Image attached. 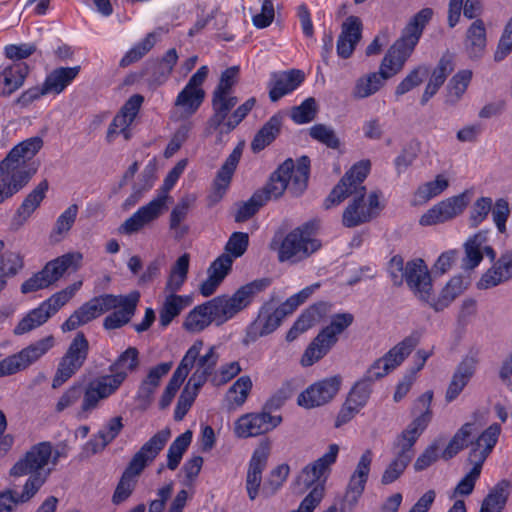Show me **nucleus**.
<instances>
[{
	"mask_svg": "<svg viewBox=\"0 0 512 512\" xmlns=\"http://www.w3.org/2000/svg\"><path fill=\"white\" fill-rule=\"evenodd\" d=\"M370 161L361 160L354 164L342 177L325 200V208L341 203L354 195L353 200L343 212L342 223L345 227H356L370 221L379 210V195L372 192L366 200V188L363 181L370 171Z\"/></svg>",
	"mask_w": 512,
	"mask_h": 512,
	"instance_id": "nucleus-1",
	"label": "nucleus"
},
{
	"mask_svg": "<svg viewBox=\"0 0 512 512\" xmlns=\"http://www.w3.org/2000/svg\"><path fill=\"white\" fill-rule=\"evenodd\" d=\"M477 432L478 428L475 423L467 422L463 424L449 441L441 457L444 460L452 459L460 451L468 447L469 463L474 468L482 470L484 462L498 442L501 426L493 423L475 438Z\"/></svg>",
	"mask_w": 512,
	"mask_h": 512,
	"instance_id": "nucleus-2",
	"label": "nucleus"
},
{
	"mask_svg": "<svg viewBox=\"0 0 512 512\" xmlns=\"http://www.w3.org/2000/svg\"><path fill=\"white\" fill-rule=\"evenodd\" d=\"M43 140L32 137L16 145L0 162V204L23 188L31 178L26 161L42 148Z\"/></svg>",
	"mask_w": 512,
	"mask_h": 512,
	"instance_id": "nucleus-3",
	"label": "nucleus"
},
{
	"mask_svg": "<svg viewBox=\"0 0 512 512\" xmlns=\"http://www.w3.org/2000/svg\"><path fill=\"white\" fill-rule=\"evenodd\" d=\"M60 457L50 442H40L32 446L10 470L12 476L29 475L24 485L22 500H30L46 482Z\"/></svg>",
	"mask_w": 512,
	"mask_h": 512,
	"instance_id": "nucleus-4",
	"label": "nucleus"
},
{
	"mask_svg": "<svg viewBox=\"0 0 512 512\" xmlns=\"http://www.w3.org/2000/svg\"><path fill=\"white\" fill-rule=\"evenodd\" d=\"M170 436L169 428L158 431L133 455L114 491L112 497L114 504L118 505L130 497L136 485V478L154 461Z\"/></svg>",
	"mask_w": 512,
	"mask_h": 512,
	"instance_id": "nucleus-5",
	"label": "nucleus"
},
{
	"mask_svg": "<svg viewBox=\"0 0 512 512\" xmlns=\"http://www.w3.org/2000/svg\"><path fill=\"white\" fill-rule=\"evenodd\" d=\"M433 15L430 8H423L414 15L404 28L402 36L384 56L379 72L388 79L397 74L417 45L425 25Z\"/></svg>",
	"mask_w": 512,
	"mask_h": 512,
	"instance_id": "nucleus-6",
	"label": "nucleus"
},
{
	"mask_svg": "<svg viewBox=\"0 0 512 512\" xmlns=\"http://www.w3.org/2000/svg\"><path fill=\"white\" fill-rule=\"evenodd\" d=\"M309 171L310 161L308 157L302 156L296 164L289 158L272 173L265 187L256 192L265 196V203L268 200L281 197L286 189L292 195L299 196L307 188Z\"/></svg>",
	"mask_w": 512,
	"mask_h": 512,
	"instance_id": "nucleus-7",
	"label": "nucleus"
},
{
	"mask_svg": "<svg viewBox=\"0 0 512 512\" xmlns=\"http://www.w3.org/2000/svg\"><path fill=\"white\" fill-rule=\"evenodd\" d=\"M249 245V236L244 232H234L225 245L224 253L216 258L207 269V278L199 286V292L204 297L215 293L219 285L229 274L233 260L242 256Z\"/></svg>",
	"mask_w": 512,
	"mask_h": 512,
	"instance_id": "nucleus-8",
	"label": "nucleus"
},
{
	"mask_svg": "<svg viewBox=\"0 0 512 512\" xmlns=\"http://www.w3.org/2000/svg\"><path fill=\"white\" fill-rule=\"evenodd\" d=\"M354 316L351 313H338L331 317L329 325L325 326L304 351L301 364L312 366L322 359L337 343L338 337L352 325Z\"/></svg>",
	"mask_w": 512,
	"mask_h": 512,
	"instance_id": "nucleus-9",
	"label": "nucleus"
},
{
	"mask_svg": "<svg viewBox=\"0 0 512 512\" xmlns=\"http://www.w3.org/2000/svg\"><path fill=\"white\" fill-rule=\"evenodd\" d=\"M262 288V282L255 281L240 287L232 296L222 295L207 301L214 323L219 326L232 319L251 303L253 296Z\"/></svg>",
	"mask_w": 512,
	"mask_h": 512,
	"instance_id": "nucleus-10",
	"label": "nucleus"
},
{
	"mask_svg": "<svg viewBox=\"0 0 512 512\" xmlns=\"http://www.w3.org/2000/svg\"><path fill=\"white\" fill-rule=\"evenodd\" d=\"M209 68L201 66L189 79L174 100L172 117L185 120L194 115L205 99L203 84L208 76Z\"/></svg>",
	"mask_w": 512,
	"mask_h": 512,
	"instance_id": "nucleus-11",
	"label": "nucleus"
},
{
	"mask_svg": "<svg viewBox=\"0 0 512 512\" xmlns=\"http://www.w3.org/2000/svg\"><path fill=\"white\" fill-rule=\"evenodd\" d=\"M310 229V224H306L286 235L278 251L280 262L297 263L321 247L320 241L311 237Z\"/></svg>",
	"mask_w": 512,
	"mask_h": 512,
	"instance_id": "nucleus-12",
	"label": "nucleus"
},
{
	"mask_svg": "<svg viewBox=\"0 0 512 512\" xmlns=\"http://www.w3.org/2000/svg\"><path fill=\"white\" fill-rule=\"evenodd\" d=\"M89 353V342L82 332L77 333L61 358L52 387L58 388L68 381L84 365Z\"/></svg>",
	"mask_w": 512,
	"mask_h": 512,
	"instance_id": "nucleus-13",
	"label": "nucleus"
},
{
	"mask_svg": "<svg viewBox=\"0 0 512 512\" xmlns=\"http://www.w3.org/2000/svg\"><path fill=\"white\" fill-rule=\"evenodd\" d=\"M472 192L465 190L464 192L449 197L430 208L424 213L419 223L422 226H431L449 221L462 214L471 201Z\"/></svg>",
	"mask_w": 512,
	"mask_h": 512,
	"instance_id": "nucleus-14",
	"label": "nucleus"
},
{
	"mask_svg": "<svg viewBox=\"0 0 512 512\" xmlns=\"http://www.w3.org/2000/svg\"><path fill=\"white\" fill-rule=\"evenodd\" d=\"M339 453L337 444H330L327 452L317 460L306 465L296 479L297 485L303 488L317 487L322 485L325 488L327 476L331 470V466L336 462Z\"/></svg>",
	"mask_w": 512,
	"mask_h": 512,
	"instance_id": "nucleus-15",
	"label": "nucleus"
},
{
	"mask_svg": "<svg viewBox=\"0 0 512 512\" xmlns=\"http://www.w3.org/2000/svg\"><path fill=\"white\" fill-rule=\"evenodd\" d=\"M118 389L117 381L106 378L104 375L89 382L84 390H82L83 398L78 411V417L86 419L99 407L101 401L115 394Z\"/></svg>",
	"mask_w": 512,
	"mask_h": 512,
	"instance_id": "nucleus-16",
	"label": "nucleus"
},
{
	"mask_svg": "<svg viewBox=\"0 0 512 512\" xmlns=\"http://www.w3.org/2000/svg\"><path fill=\"white\" fill-rule=\"evenodd\" d=\"M204 347V342L201 339L194 341V343L189 347L186 351L185 355L182 359H185L188 353L195 349L196 355L194 357V361L192 362L191 367L189 368V372L192 368L195 367V371L189 378L191 383H195L196 386H203L207 381L208 377H212L215 372V367L219 360V354L217 352L218 347L216 345H211L208 347L204 354H200Z\"/></svg>",
	"mask_w": 512,
	"mask_h": 512,
	"instance_id": "nucleus-17",
	"label": "nucleus"
},
{
	"mask_svg": "<svg viewBox=\"0 0 512 512\" xmlns=\"http://www.w3.org/2000/svg\"><path fill=\"white\" fill-rule=\"evenodd\" d=\"M341 385L340 376H331L310 385L297 398L299 406L310 409L325 405L338 393Z\"/></svg>",
	"mask_w": 512,
	"mask_h": 512,
	"instance_id": "nucleus-18",
	"label": "nucleus"
},
{
	"mask_svg": "<svg viewBox=\"0 0 512 512\" xmlns=\"http://www.w3.org/2000/svg\"><path fill=\"white\" fill-rule=\"evenodd\" d=\"M142 102L143 97L138 94L131 96L125 102L108 127L106 133L107 142H114L120 135H122L126 141L131 138L132 133L130 127L140 110Z\"/></svg>",
	"mask_w": 512,
	"mask_h": 512,
	"instance_id": "nucleus-19",
	"label": "nucleus"
},
{
	"mask_svg": "<svg viewBox=\"0 0 512 512\" xmlns=\"http://www.w3.org/2000/svg\"><path fill=\"white\" fill-rule=\"evenodd\" d=\"M281 421L280 416H272L266 412L248 413L237 419L234 432L239 438L255 437L273 430Z\"/></svg>",
	"mask_w": 512,
	"mask_h": 512,
	"instance_id": "nucleus-20",
	"label": "nucleus"
},
{
	"mask_svg": "<svg viewBox=\"0 0 512 512\" xmlns=\"http://www.w3.org/2000/svg\"><path fill=\"white\" fill-rule=\"evenodd\" d=\"M166 195H159L148 204L140 207L120 226L119 231L125 234L138 232L144 226L152 223L160 217L166 209Z\"/></svg>",
	"mask_w": 512,
	"mask_h": 512,
	"instance_id": "nucleus-21",
	"label": "nucleus"
},
{
	"mask_svg": "<svg viewBox=\"0 0 512 512\" xmlns=\"http://www.w3.org/2000/svg\"><path fill=\"white\" fill-rule=\"evenodd\" d=\"M404 281L421 301L426 303L430 301L432 292L431 277L422 259H414L406 263Z\"/></svg>",
	"mask_w": 512,
	"mask_h": 512,
	"instance_id": "nucleus-22",
	"label": "nucleus"
},
{
	"mask_svg": "<svg viewBox=\"0 0 512 512\" xmlns=\"http://www.w3.org/2000/svg\"><path fill=\"white\" fill-rule=\"evenodd\" d=\"M432 399L433 392L430 390L426 391L416 399L412 407V415L414 416V419L400 434L418 440L432 419Z\"/></svg>",
	"mask_w": 512,
	"mask_h": 512,
	"instance_id": "nucleus-23",
	"label": "nucleus"
},
{
	"mask_svg": "<svg viewBox=\"0 0 512 512\" xmlns=\"http://www.w3.org/2000/svg\"><path fill=\"white\" fill-rule=\"evenodd\" d=\"M239 71L238 66H231L221 73L219 82L212 93V107L219 109L235 107L238 98L233 95V87L238 82Z\"/></svg>",
	"mask_w": 512,
	"mask_h": 512,
	"instance_id": "nucleus-24",
	"label": "nucleus"
},
{
	"mask_svg": "<svg viewBox=\"0 0 512 512\" xmlns=\"http://www.w3.org/2000/svg\"><path fill=\"white\" fill-rule=\"evenodd\" d=\"M270 453V442L263 441L254 451L249 462V468L246 476V489L248 496L254 500L259 491L262 482V472L266 467Z\"/></svg>",
	"mask_w": 512,
	"mask_h": 512,
	"instance_id": "nucleus-25",
	"label": "nucleus"
},
{
	"mask_svg": "<svg viewBox=\"0 0 512 512\" xmlns=\"http://www.w3.org/2000/svg\"><path fill=\"white\" fill-rule=\"evenodd\" d=\"M512 278V252L503 253L493 265L482 274L477 282L481 290L490 289Z\"/></svg>",
	"mask_w": 512,
	"mask_h": 512,
	"instance_id": "nucleus-26",
	"label": "nucleus"
},
{
	"mask_svg": "<svg viewBox=\"0 0 512 512\" xmlns=\"http://www.w3.org/2000/svg\"><path fill=\"white\" fill-rule=\"evenodd\" d=\"M329 310L330 305L325 302H320L310 306L298 317L293 326L287 332V341H294L300 334L306 332L308 329L319 323L327 315Z\"/></svg>",
	"mask_w": 512,
	"mask_h": 512,
	"instance_id": "nucleus-27",
	"label": "nucleus"
},
{
	"mask_svg": "<svg viewBox=\"0 0 512 512\" xmlns=\"http://www.w3.org/2000/svg\"><path fill=\"white\" fill-rule=\"evenodd\" d=\"M29 73L28 65L23 61H14L0 72V96L9 97L24 84Z\"/></svg>",
	"mask_w": 512,
	"mask_h": 512,
	"instance_id": "nucleus-28",
	"label": "nucleus"
},
{
	"mask_svg": "<svg viewBox=\"0 0 512 512\" xmlns=\"http://www.w3.org/2000/svg\"><path fill=\"white\" fill-rule=\"evenodd\" d=\"M362 23L356 16H349L342 25V31L337 40V54L341 58H349L356 44L361 39Z\"/></svg>",
	"mask_w": 512,
	"mask_h": 512,
	"instance_id": "nucleus-29",
	"label": "nucleus"
},
{
	"mask_svg": "<svg viewBox=\"0 0 512 512\" xmlns=\"http://www.w3.org/2000/svg\"><path fill=\"white\" fill-rule=\"evenodd\" d=\"M80 66L57 67L46 75L43 82L44 92L47 95H59L78 77Z\"/></svg>",
	"mask_w": 512,
	"mask_h": 512,
	"instance_id": "nucleus-30",
	"label": "nucleus"
},
{
	"mask_svg": "<svg viewBox=\"0 0 512 512\" xmlns=\"http://www.w3.org/2000/svg\"><path fill=\"white\" fill-rule=\"evenodd\" d=\"M196 355V350H191L185 359H182L174 371L172 377L170 378L167 386L165 387L162 396L159 401V406L161 409H166L173 401L176 393L179 388L183 384L184 380L189 374V368L194 361V357Z\"/></svg>",
	"mask_w": 512,
	"mask_h": 512,
	"instance_id": "nucleus-31",
	"label": "nucleus"
},
{
	"mask_svg": "<svg viewBox=\"0 0 512 512\" xmlns=\"http://www.w3.org/2000/svg\"><path fill=\"white\" fill-rule=\"evenodd\" d=\"M81 260L82 254L79 252L66 253L46 263L41 273L50 286L60 280L70 267L78 269Z\"/></svg>",
	"mask_w": 512,
	"mask_h": 512,
	"instance_id": "nucleus-32",
	"label": "nucleus"
},
{
	"mask_svg": "<svg viewBox=\"0 0 512 512\" xmlns=\"http://www.w3.org/2000/svg\"><path fill=\"white\" fill-rule=\"evenodd\" d=\"M304 73L301 70H290L280 74H274L269 90L271 101H278L283 96L296 90L304 81Z\"/></svg>",
	"mask_w": 512,
	"mask_h": 512,
	"instance_id": "nucleus-33",
	"label": "nucleus"
},
{
	"mask_svg": "<svg viewBox=\"0 0 512 512\" xmlns=\"http://www.w3.org/2000/svg\"><path fill=\"white\" fill-rule=\"evenodd\" d=\"M138 366L139 352L135 347H129L110 365L111 374L104 376L117 381V387L120 388L129 373L135 371Z\"/></svg>",
	"mask_w": 512,
	"mask_h": 512,
	"instance_id": "nucleus-34",
	"label": "nucleus"
},
{
	"mask_svg": "<svg viewBox=\"0 0 512 512\" xmlns=\"http://www.w3.org/2000/svg\"><path fill=\"white\" fill-rule=\"evenodd\" d=\"M284 316L277 308L271 311L264 307L261 309L257 319L248 327L247 337L254 341L259 337L268 335L275 331L281 324Z\"/></svg>",
	"mask_w": 512,
	"mask_h": 512,
	"instance_id": "nucleus-35",
	"label": "nucleus"
},
{
	"mask_svg": "<svg viewBox=\"0 0 512 512\" xmlns=\"http://www.w3.org/2000/svg\"><path fill=\"white\" fill-rule=\"evenodd\" d=\"M48 190V182L41 181L23 200L13 217L12 224L22 226L40 206Z\"/></svg>",
	"mask_w": 512,
	"mask_h": 512,
	"instance_id": "nucleus-36",
	"label": "nucleus"
},
{
	"mask_svg": "<svg viewBox=\"0 0 512 512\" xmlns=\"http://www.w3.org/2000/svg\"><path fill=\"white\" fill-rule=\"evenodd\" d=\"M213 114L208 119L205 133L206 135L216 134V142L223 144L227 141L228 135L233 131L237 125H235L228 115L230 114L231 108L212 107Z\"/></svg>",
	"mask_w": 512,
	"mask_h": 512,
	"instance_id": "nucleus-37",
	"label": "nucleus"
},
{
	"mask_svg": "<svg viewBox=\"0 0 512 512\" xmlns=\"http://www.w3.org/2000/svg\"><path fill=\"white\" fill-rule=\"evenodd\" d=\"M192 302L193 297L190 295L165 293L164 301L159 309V324L162 327H167Z\"/></svg>",
	"mask_w": 512,
	"mask_h": 512,
	"instance_id": "nucleus-38",
	"label": "nucleus"
},
{
	"mask_svg": "<svg viewBox=\"0 0 512 512\" xmlns=\"http://www.w3.org/2000/svg\"><path fill=\"white\" fill-rule=\"evenodd\" d=\"M487 36L485 24L476 19L467 29L464 41L465 51L471 59L481 58L486 50Z\"/></svg>",
	"mask_w": 512,
	"mask_h": 512,
	"instance_id": "nucleus-39",
	"label": "nucleus"
},
{
	"mask_svg": "<svg viewBox=\"0 0 512 512\" xmlns=\"http://www.w3.org/2000/svg\"><path fill=\"white\" fill-rule=\"evenodd\" d=\"M140 293L133 291L127 295V300L115 311L105 317L103 326L107 330H114L126 325L134 316Z\"/></svg>",
	"mask_w": 512,
	"mask_h": 512,
	"instance_id": "nucleus-40",
	"label": "nucleus"
},
{
	"mask_svg": "<svg viewBox=\"0 0 512 512\" xmlns=\"http://www.w3.org/2000/svg\"><path fill=\"white\" fill-rule=\"evenodd\" d=\"M173 363L163 362L149 369L147 376L142 380L138 396L150 400L160 385L161 379L171 370Z\"/></svg>",
	"mask_w": 512,
	"mask_h": 512,
	"instance_id": "nucleus-41",
	"label": "nucleus"
},
{
	"mask_svg": "<svg viewBox=\"0 0 512 512\" xmlns=\"http://www.w3.org/2000/svg\"><path fill=\"white\" fill-rule=\"evenodd\" d=\"M510 487V481H499L484 498L479 512H502L510 494Z\"/></svg>",
	"mask_w": 512,
	"mask_h": 512,
	"instance_id": "nucleus-42",
	"label": "nucleus"
},
{
	"mask_svg": "<svg viewBox=\"0 0 512 512\" xmlns=\"http://www.w3.org/2000/svg\"><path fill=\"white\" fill-rule=\"evenodd\" d=\"M487 243L485 233L479 232L467 239L464 243L465 256L462 259V268L472 270L482 261V248Z\"/></svg>",
	"mask_w": 512,
	"mask_h": 512,
	"instance_id": "nucleus-43",
	"label": "nucleus"
},
{
	"mask_svg": "<svg viewBox=\"0 0 512 512\" xmlns=\"http://www.w3.org/2000/svg\"><path fill=\"white\" fill-rule=\"evenodd\" d=\"M449 179L445 174L436 175L432 181L421 184L414 193L413 203L421 205L443 193L449 187Z\"/></svg>",
	"mask_w": 512,
	"mask_h": 512,
	"instance_id": "nucleus-44",
	"label": "nucleus"
},
{
	"mask_svg": "<svg viewBox=\"0 0 512 512\" xmlns=\"http://www.w3.org/2000/svg\"><path fill=\"white\" fill-rule=\"evenodd\" d=\"M82 285V280L76 281L40 303L43 309L49 314V318L65 306L81 289Z\"/></svg>",
	"mask_w": 512,
	"mask_h": 512,
	"instance_id": "nucleus-45",
	"label": "nucleus"
},
{
	"mask_svg": "<svg viewBox=\"0 0 512 512\" xmlns=\"http://www.w3.org/2000/svg\"><path fill=\"white\" fill-rule=\"evenodd\" d=\"M123 427L124 424L121 416L110 418L98 431L95 439L90 442L93 446V452L96 453L103 450L120 434Z\"/></svg>",
	"mask_w": 512,
	"mask_h": 512,
	"instance_id": "nucleus-46",
	"label": "nucleus"
},
{
	"mask_svg": "<svg viewBox=\"0 0 512 512\" xmlns=\"http://www.w3.org/2000/svg\"><path fill=\"white\" fill-rule=\"evenodd\" d=\"M465 289L463 279L461 277H453L442 289L440 295L435 298L431 295V299L427 302L435 311H442L448 307L452 301L459 296Z\"/></svg>",
	"mask_w": 512,
	"mask_h": 512,
	"instance_id": "nucleus-47",
	"label": "nucleus"
},
{
	"mask_svg": "<svg viewBox=\"0 0 512 512\" xmlns=\"http://www.w3.org/2000/svg\"><path fill=\"white\" fill-rule=\"evenodd\" d=\"M54 346V337L47 336L16 353L22 369L27 368Z\"/></svg>",
	"mask_w": 512,
	"mask_h": 512,
	"instance_id": "nucleus-48",
	"label": "nucleus"
},
{
	"mask_svg": "<svg viewBox=\"0 0 512 512\" xmlns=\"http://www.w3.org/2000/svg\"><path fill=\"white\" fill-rule=\"evenodd\" d=\"M417 344L418 339L415 336L404 338L382 357L386 367H388L390 371L394 370L410 355Z\"/></svg>",
	"mask_w": 512,
	"mask_h": 512,
	"instance_id": "nucleus-49",
	"label": "nucleus"
},
{
	"mask_svg": "<svg viewBox=\"0 0 512 512\" xmlns=\"http://www.w3.org/2000/svg\"><path fill=\"white\" fill-rule=\"evenodd\" d=\"M252 389L251 378L247 375L239 377L228 389L225 400L229 410L241 407L248 398Z\"/></svg>",
	"mask_w": 512,
	"mask_h": 512,
	"instance_id": "nucleus-50",
	"label": "nucleus"
},
{
	"mask_svg": "<svg viewBox=\"0 0 512 512\" xmlns=\"http://www.w3.org/2000/svg\"><path fill=\"white\" fill-rule=\"evenodd\" d=\"M281 123V116H272L255 135L251 143L252 150L254 152H259L269 145L278 135Z\"/></svg>",
	"mask_w": 512,
	"mask_h": 512,
	"instance_id": "nucleus-51",
	"label": "nucleus"
},
{
	"mask_svg": "<svg viewBox=\"0 0 512 512\" xmlns=\"http://www.w3.org/2000/svg\"><path fill=\"white\" fill-rule=\"evenodd\" d=\"M386 78L378 72L369 73L357 79L352 95L355 99L370 97L380 90Z\"/></svg>",
	"mask_w": 512,
	"mask_h": 512,
	"instance_id": "nucleus-52",
	"label": "nucleus"
},
{
	"mask_svg": "<svg viewBox=\"0 0 512 512\" xmlns=\"http://www.w3.org/2000/svg\"><path fill=\"white\" fill-rule=\"evenodd\" d=\"M472 79L471 70H461L457 72L447 85L446 103L449 105L457 104L465 94Z\"/></svg>",
	"mask_w": 512,
	"mask_h": 512,
	"instance_id": "nucleus-53",
	"label": "nucleus"
},
{
	"mask_svg": "<svg viewBox=\"0 0 512 512\" xmlns=\"http://www.w3.org/2000/svg\"><path fill=\"white\" fill-rule=\"evenodd\" d=\"M208 302L193 308L184 321V327L191 332H200L214 323L213 315L210 314Z\"/></svg>",
	"mask_w": 512,
	"mask_h": 512,
	"instance_id": "nucleus-54",
	"label": "nucleus"
},
{
	"mask_svg": "<svg viewBox=\"0 0 512 512\" xmlns=\"http://www.w3.org/2000/svg\"><path fill=\"white\" fill-rule=\"evenodd\" d=\"M241 155L242 147L239 145L232 151L224 164L221 166L214 181V185L217 191L226 190L240 161Z\"/></svg>",
	"mask_w": 512,
	"mask_h": 512,
	"instance_id": "nucleus-55",
	"label": "nucleus"
},
{
	"mask_svg": "<svg viewBox=\"0 0 512 512\" xmlns=\"http://www.w3.org/2000/svg\"><path fill=\"white\" fill-rule=\"evenodd\" d=\"M192 441V432L185 431L179 435L169 446L167 451V468L174 471L178 468L184 453Z\"/></svg>",
	"mask_w": 512,
	"mask_h": 512,
	"instance_id": "nucleus-56",
	"label": "nucleus"
},
{
	"mask_svg": "<svg viewBox=\"0 0 512 512\" xmlns=\"http://www.w3.org/2000/svg\"><path fill=\"white\" fill-rule=\"evenodd\" d=\"M190 208V200L188 198L181 199L172 209L169 219V228L173 232L175 238L180 239L188 232V226L183 224Z\"/></svg>",
	"mask_w": 512,
	"mask_h": 512,
	"instance_id": "nucleus-57",
	"label": "nucleus"
},
{
	"mask_svg": "<svg viewBox=\"0 0 512 512\" xmlns=\"http://www.w3.org/2000/svg\"><path fill=\"white\" fill-rule=\"evenodd\" d=\"M49 314L43 309L41 304L29 311L14 328L15 335H23L28 333L49 320Z\"/></svg>",
	"mask_w": 512,
	"mask_h": 512,
	"instance_id": "nucleus-58",
	"label": "nucleus"
},
{
	"mask_svg": "<svg viewBox=\"0 0 512 512\" xmlns=\"http://www.w3.org/2000/svg\"><path fill=\"white\" fill-rule=\"evenodd\" d=\"M158 35L156 32L148 33L144 39L134 45L120 60V66L126 67L138 61L146 55L156 44Z\"/></svg>",
	"mask_w": 512,
	"mask_h": 512,
	"instance_id": "nucleus-59",
	"label": "nucleus"
},
{
	"mask_svg": "<svg viewBox=\"0 0 512 512\" xmlns=\"http://www.w3.org/2000/svg\"><path fill=\"white\" fill-rule=\"evenodd\" d=\"M201 387L202 386H196L194 382L191 383V381L188 380L187 384L185 385L183 391L179 396L177 405L175 407L174 419L176 421H181L185 417V415L191 408L193 402L195 401V398L197 397V394Z\"/></svg>",
	"mask_w": 512,
	"mask_h": 512,
	"instance_id": "nucleus-60",
	"label": "nucleus"
},
{
	"mask_svg": "<svg viewBox=\"0 0 512 512\" xmlns=\"http://www.w3.org/2000/svg\"><path fill=\"white\" fill-rule=\"evenodd\" d=\"M77 214L78 206L76 204H72L59 215L51 233V237L54 241L61 240L63 235L68 233L76 220Z\"/></svg>",
	"mask_w": 512,
	"mask_h": 512,
	"instance_id": "nucleus-61",
	"label": "nucleus"
},
{
	"mask_svg": "<svg viewBox=\"0 0 512 512\" xmlns=\"http://www.w3.org/2000/svg\"><path fill=\"white\" fill-rule=\"evenodd\" d=\"M317 113V105L314 98L305 99L299 106L291 111V119L296 124H305L311 122Z\"/></svg>",
	"mask_w": 512,
	"mask_h": 512,
	"instance_id": "nucleus-62",
	"label": "nucleus"
},
{
	"mask_svg": "<svg viewBox=\"0 0 512 512\" xmlns=\"http://www.w3.org/2000/svg\"><path fill=\"white\" fill-rule=\"evenodd\" d=\"M428 74L426 66H418L413 69L396 87L395 94L401 96L419 86Z\"/></svg>",
	"mask_w": 512,
	"mask_h": 512,
	"instance_id": "nucleus-63",
	"label": "nucleus"
},
{
	"mask_svg": "<svg viewBox=\"0 0 512 512\" xmlns=\"http://www.w3.org/2000/svg\"><path fill=\"white\" fill-rule=\"evenodd\" d=\"M265 204V196L255 192L249 200L242 203L235 215L236 222H244L251 218Z\"/></svg>",
	"mask_w": 512,
	"mask_h": 512,
	"instance_id": "nucleus-64",
	"label": "nucleus"
}]
</instances>
